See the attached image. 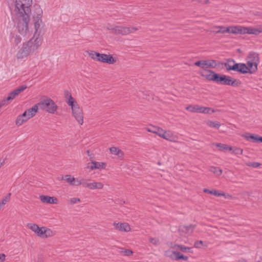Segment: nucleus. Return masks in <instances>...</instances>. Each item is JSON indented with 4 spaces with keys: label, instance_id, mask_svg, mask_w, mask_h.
<instances>
[{
    "label": "nucleus",
    "instance_id": "ddd939ff",
    "mask_svg": "<svg viewBox=\"0 0 262 262\" xmlns=\"http://www.w3.org/2000/svg\"><path fill=\"white\" fill-rule=\"evenodd\" d=\"M115 229L121 232H128L130 230L129 225L127 223H116L113 224Z\"/></svg>",
    "mask_w": 262,
    "mask_h": 262
},
{
    "label": "nucleus",
    "instance_id": "0eeeda50",
    "mask_svg": "<svg viewBox=\"0 0 262 262\" xmlns=\"http://www.w3.org/2000/svg\"><path fill=\"white\" fill-rule=\"evenodd\" d=\"M194 64L195 66L204 69L206 72H207V71L208 70L207 69L208 68L214 69L220 67L221 64H223L222 63H217V61L215 60H199Z\"/></svg>",
    "mask_w": 262,
    "mask_h": 262
},
{
    "label": "nucleus",
    "instance_id": "5701e85b",
    "mask_svg": "<svg viewBox=\"0 0 262 262\" xmlns=\"http://www.w3.org/2000/svg\"><path fill=\"white\" fill-rule=\"evenodd\" d=\"M43 235H41V237L42 238H48L51 237L54 235V232L49 228H47L44 227V229L42 230Z\"/></svg>",
    "mask_w": 262,
    "mask_h": 262
},
{
    "label": "nucleus",
    "instance_id": "4c0bfd02",
    "mask_svg": "<svg viewBox=\"0 0 262 262\" xmlns=\"http://www.w3.org/2000/svg\"><path fill=\"white\" fill-rule=\"evenodd\" d=\"M179 249L184 252H191V248L190 247H186L184 245L178 246Z\"/></svg>",
    "mask_w": 262,
    "mask_h": 262
},
{
    "label": "nucleus",
    "instance_id": "423d86ee",
    "mask_svg": "<svg viewBox=\"0 0 262 262\" xmlns=\"http://www.w3.org/2000/svg\"><path fill=\"white\" fill-rule=\"evenodd\" d=\"M247 64L251 72V74L254 73L257 70V67L259 63V55L257 53L251 52L247 57Z\"/></svg>",
    "mask_w": 262,
    "mask_h": 262
},
{
    "label": "nucleus",
    "instance_id": "412c9836",
    "mask_svg": "<svg viewBox=\"0 0 262 262\" xmlns=\"http://www.w3.org/2000/svg\"><path fill=\"white\" fill-rule=\"evenodd\" d=\"M29 119H28V117L26 116V113H23V114L19 115L16 120L15 124L17 126H20L23 123L27 122Z\"/></svg>",
    "mask_w": 262,
    "mask_h": 262
},
{
    "label": "nucleus",
    "instance_id": "5fc2aeb1",
    "mask_svg": "<svg viewBox=\"0 0 262 262\" xmlns=\"http://www.w3.org/2000/svg\"><path fill=\"white\" fill-rule=\"evenodd\" d=\"M181 246V245L176 244L172 247V248L176 249H179L178 246Z\"/></svg>",
    "mask_w": 262,
    "mask_h": 262
},
{
    "label": "nucleus",
    "instance_id": "79ce46f5",
    "mask_svg": "<svg viewBox=\"0 0 262 262\" xmlns=\"http://www.w3.org/2000/svg\"><path fill=\"white\" fill-rule=\"evenodd\" d=\"M10 101L8 100V98L7 97L1 100L0 101V108L4 106L8 105Z\"/></svg>",
    "mask_w": 262,
    "mask_h": 262
},
{
    "label": "nucleus",
    "instance_id": "c03bdc74",
    "mask_svg": "<svg viewBox=\"0 0 262 262\" xmlns=\"http://www.w3.org/2000/svg\"><path fill=\"white\" fill-rule=\"evenodd\" d=\"M203 245L202 241H197L194 243V246L196 248H200Z\"/></svg>",
    "mask_w": 262,
    "mask_h": 262
},
{
    "label": "nucleus",
    "instance_id": "2f4dec72",
    "mask_svg": "<svg viewBox=\"0 0 262 262\" xmlns=\"http://www.w3.org/2000/svg\"><path fill=\"white\" fill-rule=\"evenodd\" d=\"M172 137V134L170 131H166L164 130V133L162 134L161 138L166 140H171V138Z\"/></svg>",
    "mask_w": 262,
    "mask_h": 262
},
{
    "label": "nucleus",
    "instance_id": "cd10ccee",
    "mask_svg": "<svg viewBox=\"0 0 262 262\" xmlns=\"http://www.w3.org/2000/svg\"><path fill=\"white\" fill-rule=\"evenodd\" d=\"M214 28H217L219 30L216 31H215V33H228L229 31V29L228 27H225L224 26H215Z\"/></svg>",
    "mask_w": 262,
    "mask_h": 262
},
{
    "label": "nucleus",
    "instance_id": "2eb2a0df",
    "mask_svg": "<svg viewBox=\"0 0 262 262\" xmlns=\"http://www.w3.org/2000/svg\"><path fill=\"white\" fill-rule=\"evenodd\" d=\"M195 227V225L192 224H190L188 226L182 225L180 227L179 231L180 233L190 235L193 232Z\"/></svg>",
    "mask_w": 262,
    "mask_h": 262
},
{
    "label": "nucleus",
    "instance_id": "c756f323",
    "mask_svg": "<svg viewBox=\"0 0 262 262\" xmlns=\"http://www.w3.org/2000/svg\"><path fill=\"white\" fill-rule=\"evenodd\" d=\"M209 170L217 176H221L223 172L222 170L218 167L211 166Z\"/></svg>",
    "mask_w": 262,
    "mask_h": 262
},
{
    "label": "nucleus",
    "instance_id": "6ab92c4d",
    "mask_svg": "<svg viewBox=\"0 0 262 262\" xmlns=\"http://www.w3.org/2000/svg\"><path fill=\"white\" fill-rule=\"evenodd\" d=\"M171 259L178 260L180 259H182L185 261H187L188 259V257L184 255L181 254L180 252L177 251H172L171 254L168 255Z\"/></svg>",
    "mask_w": 262,
    "mask_h": 262
},
{
    "label": "nucleus",
    "instance_id": "473e14b6",
    "mask_svg": "<svg viewBox=\"0 0 262 262\" xmlns=\"http://www.w3.org/2000/svg\"><path fill=\"white\" fill-rule=\"evenodd\" d=\"M207 124L209 127L216 128H219L221 126V124L217 121H208Z\"/></svg>",
    "mask_w": 262,
    "mask_h": 262
},
{
    "label": "nucleus",
    "instance_id": "864d4df0",
    "mask_svg": "<svg viewBox=\"0 0 262 262\" xmlns=\"http://www.w3.org/2000/svg\"><path fill=\"white\" fill-rule=\"evenodd\" d=\"M257 142H261L262 143V137H259L257 136V138L256 139Z\"/></svg>",
    "mask_w": 262,
    "mask_h": 262
},
{
    "label": "nucleus",
    "instance_id": "58836bf2",
    "mask_svg": "<svg viewBox=\"0 0 262 262\" xmlns=\"http://www.w3.org/2000/svg\"><path fill=\"white\" fill-rule=\"evenodd\" d=\"M11 193H9L8 194V195L6 196L5 198H4L1 202H0V206L1 207H3L4 205L6 204V203L8 201V200L10 198V196Z\"/></svg>",
    "mask_w": 262,
    "mask_h": 262
},
{
    "label": "nucleus",
    "instance_id": "dca6fc26",
    "mask_svg": "<svg viewBox=\"0 0 262 262\" xmlns=\"http://www.w3.org/2000/svg\"><path fill=\"white\" fill-rule=\"evenodd\" d=\"M27 227L40 237L43 235L42 230L44 229V227H39L37 225L32 223L28 224Z\"/></svg>",
    "mask_w": 262,
    "mask_h": 262
},
{
    "label": "nucleus",
    "instance_id": "052dcab7",
    "mask_svg": "<svg viewBox=\"0 0 262 262\" xmlns=\"http://www.w3.org/2000/svg\"><path fill=\"white\" fill-rule=\"evenodd\" d=\"M228 196H229V198H231V196L229 195V194H228Z\"/></svg>",
    "mask_w": 262,
    "mask_h": 262
},
{
    "label": "nucleus",
    "instance_id": "aec40b11",
    "mask_svg": "<svg viewBox=\"0 0 262 262\" xmlns=\"http://www.w3.org/2000/svg\"><path fill=\"white\" fill-rule=\"evenodd\" d=\"M38 106L37 103L35 104L32 107L30 108L24 113H26V116L28 117V119H30L35 116L36 114L38 112Z\"/></svg>",
    "mask_w": 262,
    "mask_h": 262
},
{
    "label": "nucleus",
    "instance_id": "a19ab883",
    "mask_svg": "<svg viewBox=\"0 0 262 262\" xmlns=\"http://www.w3.org/2000/svg\"><path fill=\"white\" fill-rule=\"evenodd\" d=\"M27 88V86L26 85H22L20 86H19L17 89H15L14 90L17 92L18 94H19V93L25 90Z\"/></svg>",
    "mask_w": 262,
    "mask_h": 262
},
{
    "label": "nucleus",
    "instance_id": "7ed1b4c3",
    "mask_svg": "<svg viewBox=\"0 0 262 262\" xmlns=\"http://www.w3.org/2000/svg\"><path fill=\"white\" fill-rule=\"evenodd\" d=\"M207 72L209 74L201 73V75L209 81H212L221 84L232 86H238L241 84L239 80L233 79L229 76L216 73L212 70H207Z\"/></svg>",
    "mask_w": 262,
    "mask_h": 262
},
{
    "label": "nucleus",
    "instance_id": "f704fd0d",
    "mask_svg": "<svg viewBox=\"0 0 262 262\" xmlns=\"http://www.w3.org/2000/svg\"><path fill=\"white\" fill-rule=\"evenodd\" d=\"M120 252L123 253L124 255L125 256H130L133 253V252L129 249H126L122 248H120Z\"/></svg>",
    "mask_w": 262,
    "mask_h": 262
},
{
    "label": "nucleus",
    "instance_id": "f3484780",
    "mask_svg": "<svg viewBox=\"0 0 262 262\" xmlns=\"http://www.w3.org/2000/svg\"><path fill=\"white\" fill-rule=\"evenodd\" d=\"M39 198L41 201L44 203L57 204L58 203V200L56 197L50 196L48 195H40Z\"/></svg>",
    "mask_w": 262,
    "mask_h": 262
},
{
    "label": "nucleus",
    "instance_id": "a211bd4d",
    "mask_svg": "<svg viewBox=\"0 0 262 262\" xmlns=\"http://www.w3.org/2000/svg\"><path fill=\"white\" fill-rule=\"evenodd\" d=\"M106 163L104 162H98L96 161H92L88 164V167L90 168L91 170L102 168H105Z\"/></svg>",
    "mask_w": 262,
    "mask_h": 262
},
{
    "label": "nucleus",
    "instance_id": "4d7b16f0",
    "mask_svg": "<svg viewBox=\"0 0 262 262\" xmlns=\"http://www.w3.org/2000/svg\"><path fill=\"white\" fill-rule=\"evenodd\" d=\"M251 192L246 191L245 192V194H246L247 196H250L251 194Z\"/></svg>",
    "mask_w": 262,
    "mask_h": 262
},
{
    "label": "nucleus",
    "instance_id": "b1692460",
    "mask_svg": "<svg viewBox=\"0 0 262 262\" xmlns=\"http://www.w3.org/2000/svg\"><path fill=\"white\" fill-rule=\"evenodd\" d=\"M203 191L204 192L211 194L215 196H225L226 195V194L224 192L220 193L218 191L214 190V189L209 190L208 189L205 188V189H204Z\"/></svg>",
    "mask_w": 262,
    "mask_h": 262
},
{
    "label": "nucleus",
    "instance_id": "f03ea898",
    "mask_svg": "<svg viewBox=\"0 0 262 262\" xmlns=\"http://www.w3.org/2000/svg\"><path fill=\"white\" fill-rule=\"evenodd\" d=\"M42 10L39 8L36 16H33L35 31L33 36L27 42L23 44L21 48L18 51L16 57L18 59L26 58L36 52L40 47L42 42V37L39 33H37L42 22Z\"/></svg>",
    "mask_w": 262,
    "mask_h": 262
},
{
    "label": "nucleus",
    "instance_id": "3c124183",
    "mask_svg": "<svg viewBox=\"0 0 262 262\" xmlns=\"http://www.w3.org/2000/svg\"><path fill=\"white\" fill-rule=\"evenodd\" d=\"M6 260V255L4 253H0V262H4Z\"/></svg>",
    "mask_w": 262,
    "mask_h": 262
},
{
    "label": "nucleus",
    "instance_id": "de8ad7c7",
    "mask_svg": "<svg viewBox=\"0 0 262 262\" xmlns=\"http://www.w3.org/2000/svg\"><path fill=\"white\" fill-rule=\"evenodd\" d=\"M159 127L157 126H152L151 128H149L147 129V131L149 132L153 133L156 134L157 133V130Z\"/></svg>",
    "mask_w": 262,
    "mask_h": 262
},
{
    "label": "nucleus",
    "instance_id": "7c9ffc66",
    "mask_svg": "<svg viewBox=\"0 0 262 262\" xmlns=\"http://www.w3.org/2000/svg\"><path fill=\"white\" fill-rule=\"evenodd\" d=\"M202 106H198V105H190L188 106L187 107H186V109L187 111H190L191 112L200 113L199 108H200Z\"/></svg>",
    "mask_w": 262,
    "mask_h": 262
},
{
    "label": "nucleus",
    "instance_id": "13d9d810",
    "mask_svg": "<svg viewBox=\"0 0 262 262\" xmlns=\"http://www.w3.org/2000/svg\"><path fill=\"white\" fill-rule=\"evenodd\" d=\"M209 2H209V0H206V1H205V4H207L209 3Z\"/></svg>",
    "mask_w": 262,
    "mask_h": 262
},
{
    "label": "nucleus",
    "instance_id": "49530a36",
    "mask_svg": "<svg viewBox=\"0 0 262 262\" xmlns=\"http://www.w3.org/2000/svg\"><path fill=\"white\" fill-rule=\"evenodd\" d=\"M80 202V200L79 198H73L71 199L70 200V203L71 204H74L77 203H79Z\"/></svg>",
    "mask_w": 262,
    "mask_h": 262
},
{
    "label": "nucleus",
    "instance_id": "9d476101",
    "mask_svg": "<svg viewBox=\"0 0 262 262\" xmlns=\"http://www.w3.org/2000/svg\"><path fill=\"white\" fill-rule=\"evenodd\" d=\"M69 106L71 107L72 114L75 119L80 124L82 125L83 123V112L77 102H75Z\"/></svg>",
    "mask_w": 262,
    "mask_h": 262
},
{
    "label": "nucleus",
    "instance_id": "9b49d317",
    "mask_svg": "<svg viewBox=\"0 0 262 262\" xmlns=\"http://www.w3.org/2000/svg\"><path fill=\"white\" fill-rule=\"evenodd\" d=\"M82 185L83 187H87L91 190L94 189H101L103 187V184L101 182H93L92 183H89L87 182L86 180L82 179Z\"/></svg>",
    "mask_w": 262,
    "mask_h": 262
},
{
    "label": "nucleus",
    "instance_id": "e433bc0d",
    "mask_svg": "<svg viewBox=\"0 0 262 262\" xmlns=\"http://www.w3.org/2000/svg\"><path fill=\"white\" fill-rule=\"evenodd\" d=\"M18 95V94L17 93V92L15 90H13L9 94L7 98H8V100L11 101L13 100Z\"/></svg>",
    "mask_w": 262,
    "mask_h": 262
},
{
    "label": "nucleus",
    "instance_id": "bb28decb",
    "mask_svg": "<svg viewBox=\"0 0 262 262\" xmlns=\"http://www.w3.org/2000/svg\"><path fill=\"white\" fill-rule=\"evenodd\" d=\"M242 27L236 26L228 27L229 29L228 33L232 34H242Z\"/></svg>",
    "mask_w": 262,
    "mask_h": 262
},
{
    "label": "nucleus",
    "instance_id": "39448f33",
    "mask_svg": "<svg viewBox=\"0 0 262 262\" xmlns=\"http://www.w3.org/2000/svg\"><path fill=\"white\" fill-rule=\"evenodd\" d=\"M39 108L45 110L50 114H54L57 110L58 106L51 98H47L37 103Z\"/></svg>",
    "mask_w": 262,
    "mask_h": 262
},
{
    "label": "nucleus",
    "instance_id": "c9c22d12",
    "mask_svg": "<svg viewBox=\"0 0 262 262\" xmlns=\"http://www.w3.org/2000/svg\"><path fill=\"white\" fill-rule=\"evenodd\" d=\"M149 241L155 246H158L160 244L159 239L157 237H149Z\"/></svg>",
    "mask_w": 262,
    "mask_h": 262
},
{
    "label": "nucleus",
    "instance_id": "680f3d73",
    "mask_svg": "<svg viewBox=\"0 0 262 262\" xmlns=\"http://www.w3.org/2000/svg\"><path fill=\"white\" fill-rule=\"evenodd\" d=\"M261 32H262V28H261Z\"/></svg>",
    "mask_w": 262,
    "mask_h": 262
},
{
    "label": "nucleus",
    "instance_id": "72a5a7b5",
    "mask_svg": "<svg viewBox=\"0 0 262 262\" xmlns=\"http://www.w3.org/2000/svg\"><path fill=\"white\" fill-rule=\"evenodd\" d=\"M12 41L15 45H18L22 40L21 37L18 35H15L12 36Z\"/></svg>",
    "mask_w": 262,
    "mask_h": 262
},
{
    "label": "nucleus",
    "instance_id": "f257e3e1",
    "mask_svg": "<svg viewBox=\"0 0 262 262\" xmlns=\"http://www.w3.org/2000/svg\"><path fill=\"white\" fill-rule=\"evenodd\" d=\"M32 0H15L13 20L16 24L18 32L23 36L30 34L29 23L32 14L31 7Z\"/></svg>",
    "mask_w": 262,
    "mask_h": 262
},
{
    "label": "nucleus",
    "instance_id": "37998d69",
    "mask_svg": "<svg viewBox=\"0 0 262 262\" xmlns=\"http://www.w3.org/2000/svg\"><path fill=\"white\" fill-rule=\"evenodd\" d=\"M233 153L235 155H242L243 154V149L240 148L234 147L232 148Z\"/></svg>",
    "mask_w": 262,
    "mask_h": 262
},
{
    "label": "nucleus",
    "instance_id": "a18cd8bd",
    "mask_svg": "<svg viewBox=\"0 0 262 262\" xmlns=\"http://www.w3.org/2000/svg\"><path fill=\"white\" fill-rule=\"evenodd\" d=\"M235 61L232 59H227V62L224 63V66L226 67V64H228L230 66H233V64H234Z\"/></svg>",
    "mask_w": 262,
    "mask_h": 262
},
{
    "label": "nucleus",
    "instance_id": "603ef678",
    "mask_svg": "<svg viewBox=\"0 0 262 262\" xmlns=\"http://www.w3.org/2000/svg\"><path fill=\"white\" fill-rule=\"evenodd\" d=\"M86 152H87L88 156L90 157V158L91 159H92L94 158V155L93 154H91L90 151L89 150H87Z\"/></svg>",
    "mask_w": 262,
    "mask_h": 262
},
{
    "label": "nucleus",
    "instance_id": "bf43d9fd",
    "mask_svg": "<svg viewBox=\"0 0 262 262\" xmlns=\"http://www.w3.org/2000/svg\"><path fill=\"white\" fill-rule=\"evenodd\" d=\"M3 165V163H2L1 162H0V168L1 167V166Z\"/></svg>",
    "mask_w": 262,
    "mask_h": 262
},
{
    "label": "nucleus",
    "instance_id": "8fccbe9b",
    "mask_svg": "<svg viewBox=\"0 0 262 262\" xmlns=\"http://www.w3.org/2000/svg\"><path fill=\"white\" fill-rule=\"evenodd\" d=\"M249 165L254 168H257L260 165V164L258 162H252Z\"/></svg>",
    "mask_w": 262,
    "mask_h": 262
},
{
    "label": "nucleus",
    "instance_id": "c85d7f7f",
    "mask_svg": "<svg viewBox=\"0 0 262 262\" xmlns=\"http://www.w3.org/2000/svg\"><path fill=\"white\" fill-rule=\"evenodd\" d=\"M215 145L219 147L221 151L229 150H232V147L229 146L228 145L222 143H216Z\"/></svg>",
    "mask_w": 262,
    "mask_h": 262
},
{
    "label": "nucleus",
    "instance_id": "ea45409f",
    "mask_svg": "<svg viewBox=\"0 0 262 262\" xmlns=\"http://www.w3.org/2000/svg\"><path fill=\"white\" fill-rule=\"evenodd\" d=\"M244 137L247 140H249L250 139H252V140H253L254 142H256V140H257L256 139L257 138V136H255L254 135H251L250 134H248V135H245Z\"/></svg>",
    "mask_w": 262,
    "mask_h": 262
},
{
    "label": "nucleus",
    "instance_id": "09e8293b",
    "mask_svg": "<svg viewBox=\"0 0 262 262\" xmlns=\"http://www.w3.org/2000/svg\"><path fill=\"white\" fill-rule=\"evenodd\" d=\"M164 129H163L162 128L158 127V129L157 130V133L156 134L158 135L159 136L161 137L162 134L164 133Z\"/></svg>",
    "mask_w": 262,
    "mask_h": 262
},
{
    "label": "nucleus",
    "instance_id": "a878e982",
    "mask_svg": "<svg viewBox=\"0 0 262 262\" xmlns=\"http://www.w3.org/2000/svg\"><path fill=\"white\" fill-rule=\"evenodd\" d=\"M199 110L200 113L208 114L215 113L216 111L211 107L204 106L201 107L200 108H199Z\"/></svg>",
    "mask_w": 262,
    "mask_h": 262
},
{
    "label": "nucleus",
    "instance_id": "4468645a",
    "mask_svg": "<svg viewBox=\"0 0 262 262\" xmlns=\"http://www.w3.org/2000/svg\"><path fill=\"white\" fill-rule=\"evenodd\" d=\"M261 33V28L242 27V34L258 35Z\"/></svg>",
    "mask_w": 262,
    "mask_h": 262
},
{
    "label": "nucleus",
    "instance_id": "1a4fd4ad",
    "mask_svg": "<svg viewBox=\"0 0 262 262\" xmlns=\"http://www.w3.org/2000/svg\"><path fill=\"white\" fill-rule=\"evenodd\" d=\"M226 68L228 71H234L243 74L247 73L251 74V72L249 71L248 67L244 63L235 62V63L233 64V66H230L228 64H226Z\"/></svg>",
    "mask_w": 262,
    "mask_h": 262
},
{
    "label": "nucleus",
    "instance_id": "4be33fe9",
    "mask_svg": "<svg viewBox=\"0 0 262 262\" xmlns=\"http://www.w3.org/2000/svg\"><path fill=\"white\" fill-rule=\"evenodd\" d=\"M64 94L65 98L67 99L66 102L69 105L73 104V103L77 102L68 90L64 91Z\"/></svg>",
    "mask_w": 262,
    "mask_h": 262
},
{
    "label": "nucleus",
    "instance_id": "f8f14e48",
    "mask_svg": "<svg viewBox=\"0 0 262 262\" xmlns=\"http://www.w3.org/2000/svg\"><path fill=\"white\" fill-rule=\"evenodd\" d=\"M61 180L66 181L69 184L73 186H79L82 184V179H75L74 177L70 174L65 175L62 178Z\"/></svg>",
    "mask_w": 262,
    "mask_h": 262
},
{
    "label": "nucleus",
    "instance_id": "6e6552de",
    "mask_svg": "<svg viewBox=\"0 0 262 262\" xmlns=\"http://www.w3.org/2000/svg\"><path fill=\"white\" fill-rule=\"evenodd\" d=\"M106 29L115 35H126L132 33V31L129 27L108 25L106 26Z\"/></svg>",
    "mask_w": 262,
    "mask_h": 262
},
{
    "label": "nucleus",
    "instance_id": "20e7f679",
    "mask_svg": "<svg viewBox=\"0 0 262 262\" xmlns=\"http://www.w3.org/2000/svg\"><path fill=\"white\" fill-rule=\"evenodd\" d=\"M86 52L92 59L97 61L108 64H114L116 61L112 55L101 54L92 50L88 51Z\"/></svg>",
    "mask_w": 262,
    "mask_h": 262
},
{
    "label": "nucleus",
    "instance_id": "6e6d98bb",
    "mask_svg": "<svg viewBox=\"0 0 262 262\" xmlns=\"http://www.w3.org/2000/svg\"><path fill=\"white\" fill-rule=\"evenodd\" d=\"M130 30L132 31V33H133L134 31H135L138 30V28H135V27H132V28H130Z\"/></svg>",
    "mask_w": 262,
    "mask_h": 262
},
{
    "label": "nucleus",
    "instance_id": "393cba45",
    "mask_svg": "<svg viewBox=\"0 0 262 262\" xmlns=\"http://www.w3.org/2000/svg\"><path fill=\"white\" fill-rule=\"evenodd\" d=\"M110 150L112 154L118 156L119 157H122L124 155L123 152L116 147H111Z\"/></svg>",
    "mask_w": 262,
    "mask_h": 262
}]
</instances>
